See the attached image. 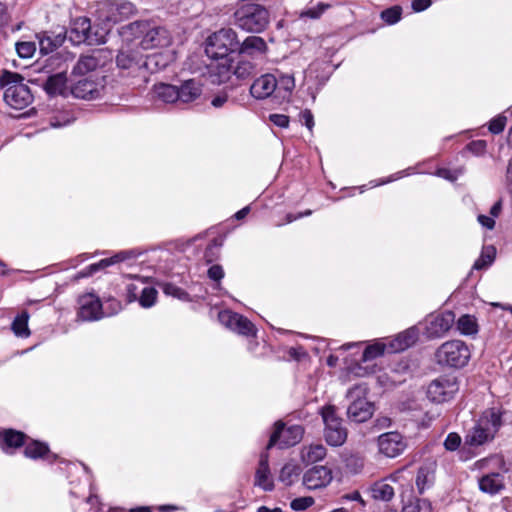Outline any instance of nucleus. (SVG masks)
<instances>
[{
  "mask_svg": "<svg viewBox=\"0 0 512 512\" xmlns=\"http://www.w3.org/2000/svg\"><path fill=\"white\" fill-rule=\"evenodd\" d=\"M130 278L136 280L134 283H130L126 286V299L128 302L138 301L139 296L141 295V289L145 285L146 278L139 277L136 275H129Z\"/></svg>",
  "mask_w": 512,
  "mask_h": 512,
  "instance_id": "41",
  "label": "nucleus"
},
{
  "mask_svg": "<svg viewBox=\"0 0 512 512\" xmlns=\"http://www.w3.org/2000/svg\"><path fill=\"white\" fill-rule=\"evenodd\" d=\"M228 101V96L226 94H218L216 95L212 101H211V104L215 107V108H220L222 107L226 102Z\"/></svg>",
  "mask_w": 512,
  "mask_h": 512,
  "instance_id": "63",
  "label": "nucleus"
},
{
  "mask_svg": "<svg viewBox=\"0 0 512 512\" xmlns=\"http://www.w3.org/2000/svg\"><path fill=\"white\" fill-rule=\"evenodd\" d=\"M163 292L166 295L172 296V297L177 298L182 301L190 300L189 294L185 290H183L182 288H180L172 283L164 284Z\"/></svg>",
  "mask_w": 512,
  "mask_h": 512,
  "instance_id": "47",
  "label": "nucleus"
},
{
  "mask_svg": "<svg viewBox=\"0 0 512 512\" xmlns=\"http://www.w3.org/2000/svg\"><path fill=\"white\" fill-rule=\"evenodd\" d=\"M329 7L328 4L319 3L316 7L308 8L301 13V17H309L312 19L319 18L323 12Z\"/></svg>",
  "mask_w": 512,
  "mask_h": 512,
  "instance_id": "52",
  "label": "nucleus"
},
{
  "mask_svg": "<svg viewBox=\"0 0 512 512\" xmlns=\"http://www.w3.org/2000/svg\"><path fill=\"white\" fill-rule=\"evenodd\" d=\"M36 38L39 41V49L40 53L43 56L48 55L49 53L53 52L57 47L62 45V43L65 40V35L62 33L57 34L54 36V38H51L49 35H36Z\"/></svg>",
  "mask_w": 512,
  "mask_h": 512,
  "instance_id": "34",
  "label": "nucleus"
},
{
  "mask_svg": "<svg viewBox=\"0 0 512 512\" xmlns=\"http://www.w3.org/2000/svg\"><path fill=\"white\" fill-rule=\"evenodd\" d=\"M462 173H463L462 169L450 170L447 168H440L437 170L436 174H437V176L444 178L446 180L455 181L459 177V175H461Z\"/></svg>",
  "mask_w": 512,
  "mask_h": 512,
  "instance_id": "56",
  "label": "nucleus"
},
{
  "mask_svg": "<svg viewBox=\"0 0 512 512\" xmlns=\"http://www.w3.org/2000/svg\"><path fill=\"white\" fill-rule=\"evenodd\" d=\"M108 60V53L104 49H95L90 54L81 56L73 68V74L84 75L104 66Z\"/></svg>",
  "mask_w": 512,
  "mask_h": 512,
  "instance_id": "20",
  "label": "nucleus"
},
{
  "mask_svg": "<svg viewBox=\"0 0 512 512\" xmlns=\"http://www.w3.org/2000/svg\"><path fill=\"white\" fill-rule=\"evenodd\" d=\"M456 326L463 335H474L478 332L476 319L471 315H462L456 322Z\"/></svg>",
  "mask_w": 512,
  "mask_h": 512,
  "instance_id": "40",
  "label": "nucleus"
},
{
  "mask_svg": "<svg viewBox=\"0 0 512 512\" xmlns=\"http://www.w3.org/2000/svg\"><path fill=\"white\" fill-rule=\"evenodd\" d=\"M269 119L274 125L281 128H286L289 125V117L284 114H271Z\"/></svg>",
  "mask_w": 512,
  "mask_h": 512,
  "instance_id": "58",
  "label": "nucleus"
},
{
  "mask_svg": "<svg viewBox=\"0 0 512 512\" xmlns=\"http://www.w3.org/2000/svg\"><path fill=\"white\" fill-rule=\"evenodd\" d=\"M254 69L255 66L250 60H246L239 56L236 64L232 65V75L237 79L243 80L251 76Z\"/></svg>",
  "mask_w": 512,
  "mask_h": 512,
  "instance_id": "37",
  "label": "nucleus"
},
{
  "mask_svg": "<svg viewBox=\"0 0 512 512\" xmlns=\"http://www.w3.org/2000/svg\"><path fill=\"white\" fill-rule=\"evenodd\" d=\"M303 434L304 429L302 426L291 425L285 427L283 422L278 421L275 423V429L270 436L267 449L273 446H278L281 449L294 446L301 441Z\"/></svg>",
  "mask_w": 512,
  "mask_h": 512,
  "instance_id": "11",
  "label": "nucleus"
},
{
  "mask_svg": "<svg viewBox=\"0 0 512 512\" xmlns=\"http://www.w3.org/2000/svg\"><path fill=\"white\" fill-rule=\"evenodd\" d=\"M62 63V60L59 56L52 55L47 59L41 61L38 59L34 62V72H40L42 70H47V72H52L55 68H59Z\"/></svg>",
  "mask_w": 512,
  "mask_h": 512,
  "instance_id": "45",
  "label": "nucleus"
},
{
  "mask_svg": "<svg viewBox=\"0 0 512 512\" xmlns=\"http://www.w3.org/2000/svg\"><path fill=\"white\" fill-rule=\"evenodd\" d=\"M300 467L293 462L286 463L279 474V480L287 486L292 485L300 475Z\"/></svg>",
  "mask_w": 512,
  "mask_h": 512,
  "instance_id": "38",
  "label": "nucleus"
},
{
  "mask_svg": "<svg viewBox=\"0 0 512 512\" xmlns=\"http://www.w3.org/2000/svg\"><path fill=\"white\" fill-rule=\"evenodd\" d=\"M496 256V249L494 246H485L482 249L481 255L475 261L473 269L482 270L487 269L493 262Z\"/></svg>",
  "mask_w": 512,
  "mask_h": 512,
  "instance_id": "39",
  "label": "nucleus"
},
{
  "mask_svg": "<svg viewBox=\"0 0 512 512\" xmlns=\"http://www.w3.org/2000/svg\"><path fill=\"white\" fill-rule=\"evenodd\" d=\"M478 483L479 489L490 495H496L505 488L504 476L498 472L483 475Z\"/></svg>",
  "mask_w": 512,
  "mask_h": 512,
  "instance_id": "28",
  "label": "nucleus"
},
{
  "mask_svg": "<svg viewBox=\"0 0 512 512\" xmlns=\"http://www.w3.org/2000/svg\"><path fill=\"white\" fill-rule=\"evenodd\" d=\"M403 472H404V468L403 469H399L393 473H391L388 477L384 478V480H386V482H400L401 479L403 478Z\"/></svg>",
  "mask_w": 512,
  "mask_h": 512,
  "instance_id": "64",
  "label": "nucleus"
},
{
  "mask_svg": "<svg viewBox=\"0 0 512 512\" xmlns=\"http://www.w3.org/2000/svg\"><path fill=\"white\" fill-rule=\"evenodd\" d=\"M462 443V439L460 435L456 432H451L447 435L446 439L444 440V447L447 451H456L459 449L460 445Z\"/></svg>",
  "mask_w": 512,
  "mask_h": 512,
  "instance_id": "51",
  "label": "nucleus"
},
{
  "mask_svg": "<svg viewBox=\"0 0 512 512\" xmlns=\"http://www.w3.org/2000/svg\"><path fill=\"white\" fill-rule=\"evenodd\" d=\"M402 9L399 6L388 8L381 12V18L388 24L392 25L401 19Z\"/></svg>",
  "mask_w": 512,
  "mask_h": 512,
  "instance_id": "48",
  "label": "nucleus"
},
{
  "mask_svg": "<svg viewBox=\"0 0 512 512\" xmlns=\"http://www.w3.org/2000/svg\"><path fill=\"white\" fill-rule=\"evenodd\" d=\"M178 100L183 103H189L196 100L202 93V85L195 79L184 81L178 88Z\"/></svg>",
  "mask_w": 512,
  "mask_h": 512,
  "instance_id": "31",
  "label": "nucleus"
},
{
  "mask_svg": "<svg viewBox=\"0 0 512 512\" xmlns=\"http://www.w3.org/2000/svg\"><path fill=\"white\" fill-rule=\"evenodd\" d=\"M273 74L276 75L277 80L276 97L283 100L289 99L295 88L294 75L292 73H283L279 70H276Z\"/></svg>",
  "mask_w": 512,
  "mask_h": 512,
  "instance_id": "29",
  "label": "nucleus"
},
{
  "mask_svg": "<svg viewBox=\"0 0 512 512\" xmlns=\"http://www.w3.org/2000/svg\"><path fill=\"white\" fill-rule=\"evenodd\" d=\"M268 50L265 40L259 36H248L242 43L239 42L237 51L240 55L258 57L266 54Z\"/></svg>",
  "mask_w": 512,
  "mask_h": 512,
  "instance_id": "26",
  "label": "nucleus"
},
{
  "mask_svg": "<svg viewBox=\"0 0 512 512\" xmlns=\"http://www.w3.org/2000/svg\"><path fill=\"white\" fill-rule=\"evenodd\" d=\"M502 425L501 413L495 408L485 410L467 432L464 444L478 447L494 439Z\"/></svg>",
  "mask_w": 512,
  "mask_h": 512,
  "instance_id": "3",
  "label": "nucleus"
},
{
  "mask_svg": "<svg viewBox=\"0 0 512 512\" xmlns=\"http://www.w3.org/2000/svg\"><path fill=\"white\" fill-rule=\"evenodd\" d=\"M332 479V470L329 467L317 465L304 473L302 481L308 490H318L327 487Z\"/></svg>",
  "mask_w": 512,
  "mask_h": 512,
  "instance_id": "18",
  "label": "nucleus"
},
{
  "mask_svg": "<svg viewBox=\"0 0 512 512\" xmlns=\"http://www.w3.org/2000/svg\"><path fill=\"white\" fill-rule=\"evenodd\" d=\"M326 448L322 444H312L301 449V460L306 464L316 463L325 458Z\"/></svg>",
  "mask_w": 512,
  "mask_h": 512,
  "instance_id": "33",
  "label": "nucleus"
},
{
  "mask_svg": "<svg viewBox=\"0 0 512 512\" xmlns=\"http://www.w3.org/2000/svg\"><path fill=\"white\" fill-rule=\"evenodd\" d=\"M78 318L83 321H96L101 319L105 312L99 297L93 293H87L79 297Z\"/></svg>",
  "mask_w": 512,
  "mask_h": 512,
  "instance_id": "17",
  "label": "nucleus"
},
{
  "mask_svg": "<svg viewBox=\"0 0 512 512\" xmlns=\"http://www.w3.org/2000/svg\"><path fill=\"white\" fill-rule=\"evenodd\" d=\"M239 40L231 28H222L211 34L205 42V53L211 59H225L237 51Z\"/></svg>",
  "mask_w": 512,
  "mask_h": 512,
  "instance_id": "4",
  "label": "nucleus"
},
{
  "mask_svg": "<svg viewBox=\"0 0 512 512\" xmlns=\"http://www.w3.org/2000/svg\"><path fill=\"white\" fill-rule=\"evenodd\" d=\"M366 391V386L358 384L347 393V398L351 401L347 408V415L356 423L365 422L373 415L374 406L366 399Z\"/></svg>",
  "mask_w": 512,
  "mask_h": 512,
  "instance_id": "9",
  "label": "nucleus"
},
{
  "mask_svg": "<svg viewBox=\"0 0 512 512\" xmlns=\"http://www.w3.org/2000/svg\"><path fill=\"white\" fill-rule=\"evenodd\" d=\"M135 13V6L128 0H99L95 15L105 25L118 23Z\"/></svg>",
  "mask_w": 512,
  "mask_h": 512,
  "instance_id": "7",
  "label": "nucleus"
},
{
  "mask_svg": "<svg viewBox=\"0 0 512 512\" xmlns=\"http://www.w3.org/2000/svg\"><path fill=\"white\" fill-rule=\"evenodd\" d=\"M67 77L66 72L59 71L56 74L50 75L46 82L43 84V88L46 93L50 96H68L70 94V89L66 86Z\"/></svg>",
  "mask_w": 512,
  "mask_h": 512,
  "instance_id": "27",
  "label": "nucleus"
},
{
  "mask_svg": "<svg viewBox=\"0 0 512 512\" xmlns=\"http://www.w3.org/2000/svg\"><path fill=\"white\" fill-rule=\"evenodd\" d=\"M208 277L214 281H220L224 277L223 268L220 265H213L208 269Z\"/></svg>",
  "mask_w": 512,
  "mask_h": 512,
  "instance_id": "60",
  "label": "nucleus"
},
{
  "mask_svg": "<svg viewBox=\"0 0 512 512\" xmlns=\"http://www.w3.org/2000/svg\"><path fill=\"white\" fill-rule=\"evenodd\" d=\"M466 149L475 155H482L486 150V142L484 140H476L470 142Z\"/></svg>",
  "mask_w": 512,
  "mask_h": 512,
  "instance_id": "57",
  "label": "nucleus"
},
{
  "mask_svg": "<svg viewBox=\"0 0 512 512\" xmlns=\"http://www.w3.org/2000/svg\"><path fill=\"white\" fill-rule=\"evenodd\" d=\"M107 32L108 28L93 31L90 19L86 16H81L72 20L70 28L65 34H68L69 40L74 45L81 43L97 45L105 43Z\"/></svg>",
  "mask_w": 512,
  "mask_h": 512,
  "instance_id": "6",
  "label": "nucleus"
},
{
  "mask_svg": "<svg viewBox=\"0 0 512 512\" xmlns=\"http://www.w3.org/2000/svg\"><path fill=\"white\" fill-rule=\"evenodd\" d=\"M103 87L99 80L82 78L71 85L70 94L75 98L93 100L100 97Z\"/></svg>",
  "mask_w": 512,
  "mask_h": 512,
  "instance_id": "19",
  "label": "nucleus"
},
{
  "mask_svg": "<svg viewBox=\"0 0 512 512\" xmlns=\"http://www.w3.org/2000/svg\"><path fill=\"white\" fill-rule=\"evenodd\" d=\"M124 35L139 39L137 44L142 50H163L171 46L173 38L170 31L149 21H134L124 27Z\"/></svg>",
  "mask_w": 512,
  "mask_h": 512,
  "instance_id": "1",
  "label": "nucleus"
},
{
  "mask_svg": "<svg viewBox=\"0 0 512 512\" xmlns=\"http://www.w3.org/2000/svg\"><path fill=\"white\" fill-rule=\"evenodd\" d=\"M477 220L482 227L488 230H492L495 227V219L492 216H486L481 214L478 215Z\"/></svg>",
  "mask_w": 512,
  "mask_h": 512,
  "instance_id": "61",
  "label": "nucleus"
},
{
  "mask_svg": "<svg viewBox=\"0 0 512 512\" xmlns=\"http://www.w3.org/2000/svg\"><path fill=\"white\" fill-rule=\"evenodd\" d=\"M433 480L434 473L429 467L425 466L419 468L416 477V485L421 493L433 482Z\"/></svg>",
  "mask_w": 512,
  "mask_h": 512,
  "instance_id": "46",
  "label": "nucleus"
},
{
  "mask_svg": "<svg viewBox=\"0 0 512 512\" xmlns=\"http://www.w3.org/2000/svg\"><path fill=\"white\" fill-rule=\"evenodd\" d=\"M385 343L387 346V353H398L407 349V344L404 339H401L400 333L395 338L388 340Z\"/></svg>",
  "mask_w": 512,
  "mask_h": 512,
  "instance_id": "49",
  "label": "nucleus"
},
{
  "mask_svg": "<svg viewBox=\"0 0 512 512\" xmlns=\"http://www.w3.org/2000/svg\"><path fill=\"white\" fill-rule=\"evenodd\" d=\"M254 485L264 491H272L274 489V479L270 471L267 453H262L260 456L258 467L255 471Z\"/></svg>",
  "mask_w": 512,
  "mask_h": 512,
  "instance_id": "24",
  "label": "nucleus"
},
{
  "mask_svg": "<svg viewBox=\"0 0 512 512\" xmlns=\"http://www.w3.org/2000/svg\"><path fill=\"white\" fill-rule=\"evenodd\" d=\"M314 498L310 496L298 497L291 501L290 507L294 511H304L314 504Z\"/></svg>",
  "mask_w": 512,
  "mask_h": 512,
  "instance_id": "50",
  "label": "nucleus"
},
{
  "mask_svg": "<svg viewBox=\"0 0 512 512\" xmlns=\"http://www.w3.org/2000/svg\"><path fill=\"white\" fill-rule=\"evenodd\" d=\"M236 25L247 32L260 33L269 24V12L258 4L241 6L234 14Z\"/></svg>",
  "mask_w": 512,
  "mask_h": 512,
  "instance_id": "5",
  "label": "nucleus"
},
{
  "mask_svg": "<svg viewBox=\"0 0 512 512\" xmlns=\"http://www.w3.org/2000/svg\"><path fill=\"white\" fill-rule=\"evenodd\" d=\"M458 389L456 377L444 375L429 384L427 396L433 402L443 403L452 399Z\"/></svg>",
  "mask_w": 512,
  "mask_h": 512,
  "instance_id": "13",
  "label": "nucleus"
},
{
  "mask_svg": "<svg viewBox=\"0 0 512 512\" xmlns=\"http://www.w3.org/2000/svg\"><path fill=\"white\" fill-rule=\"evenodd\" d=\"M506 125V117L497 116L493 118L489 123V131L493 134L501 133Z\"/></svg>",
  "mask_w": 512,
  "mask_h": 512,
  "instance_id": "53",
  "label": "nucleus"
},
{
  "mask_svg": "<svg viewBox=\"0 0 512 512\" xmlns=\"http://www.w3.org/2000/svg\"><path fill=\"white\" fill-rule=\"evenodd\" d=\"M455 323V314L444 311L428 316L424 321V334L427 338L442 337Z\"/></svg>",
  "mask_w": 512,
  "mask_h": 512,
  "instance_id": "15",
  "label": "nucleus"
},
{
  "mask_svg": "<svg viewBox=\"0 0 512 512\" xmlns=\"http://www.w3.org/2000/svg\"><path fill=\"white\" fill-rule=\"evenodd\" d=\"M27 435L21 431L7 428L0 431V449L6 454H14L26 443Z\"/></svg>",
  "mask_w": 512,
  "mask_h": 512,
  "instance_id": "23",
  "label": "nucleus"
},
{
  "mask_svg": "<svg viewBox=\"0 0 512 512\" xmlns=\"http://www.w3.org/2000/svg\"><path fill=\"white\" fill-rule=\"evenodd\" d=\"M141 50L137 43L123 45L116 56L117 67L121 70H128L130 73L145 70V55Z\"/></svg>",
  "mask_w": 512,
  "mask_h": 512,
  "instance_id": "12",
  "label": "nucleus"
},
{
  "mask_svg": "<svg viewBox=\"0 0 512 512\" xmlns=\"http://www.w3.org/2000/svg\"><path fill=\"white\" fill-rule=\"evenodd\" d=\"M220 62L211 64L209 68L210 77L213 83H224L232 75V61L229 58L219 59Z\"/></svg>",
  "mask_w": 512,
  "mask_h": 512,
  "instance_id": "30",
  "label": "nucleus"
},
{
  "mask_svg": "<svg viewBox=\"0 0 512 512\" xmlns=\"http://www.w3.org/2000/svg\"><path fill=\"white\" fill-rule=\"evenodd\" d=\"M158 292L152 286H143L138 302L142 308H151L157 301Z\"/></svg>",
  "mask_w": 512,
  "mask_h": 512,
  "instance_id": "43",
  "label": "nucleus"
},
{
  "mask_svg": "<svg viewBox=\"0 0 512 512\" xmlns=\"http://www.w3.org/2000/svg\"><path fill=\"white\" fill-rule=\"evenodd\" d=\"M431 5V0H414L412 2V8L415 12H421L426 10Z\"/></svg>",
  "mask_w": 512,
  "mask_h": 512,
  "instance_id": "62",
  "label": "nucleus"
},
{
  "mask_svg": "<svg viewBox=\"0 0 512 512\" xmlns=\"http://www.w3.org/2000/svg\"><path fill=\"white\" fill-rule=\"evenodd\" d=\"M16 51L20 58H31L32 42H17Z\"/></svg>",
  "mask_w": 512,
  "mask_h": 512,
  "instance_id": "55",
  "label": "nucleus"
},
{
  "mask_svg": "<svg viewBox=\"0 0 512 512\" xmlns=\"http://www.w3.org/2000/svg\"><path fill=\"white\" fill-rule=\"evenodd\" d=\"M387 353V346L385 342H376L365 348L362 353V361L367 362Z\"/></svg>",
  "mask_w": 512,
  "mask_h": 512,
  "instance_id": "44",
  "label": "nucleus"
},
{
  "mask_svg": "<svg viewBox=\"0 0 512 512\" xmlns=\"http://www.w3.org/2000/svg\"><path fill=\"white\" fill-rule=\"evenodd\" d=\"M300 121L303 125H305L310 131H312L314 127V117L310 110L305 109L300 113Z\"/></svg>",
  "mask_w": 512,
  "mask_h": 512,
  "instance_id": "59",
  "label": "nucleus"
},
{
  "mask_svg": "<svg viewBox=\"0 0 512 512\" xmlns=\"http://www.w3.org/2000/svg\"><path fill=\"white\" fill-rule=\"evenodd\" d=\"M218 319L221 324L238 334L245 336H254L256 334L255 326L250 320L231 310L220 311Z\"/></svg>",
  "mask_w": 512,
  "mask_h": 512,
  "instance_id": "16",
  "label": "nucleus"
},
{
  "mask_svg": "<svg viewBox=\"0 0 512 512\" xmlns=\"http://www.w3.org/2000/svg\"><path fill=\"white\" fill-rule=\"evenodd\" d=\"M153 98L167 104L177 102L179 101L178 87L165 83L156 84L153 87Z\"/></svg>",
  "mask_w": 512,
  "mask_h": 512,
  "instance_id": "32",
  "label": "nucleus"
},
{
  "mask_svg": "<svg viewBox=\"0 0 512 512\" xmlns=\"http://www.w3.org/2000/svg\"><path fill=\"white\" fill-rule=\"evenodd\" d=\"M379 451L387 457L394 458L406 448V442L398 432L383 433L378 437Z\"/></svg>",
  "mask_w": 512,
  "mask_h": 512,
  "instance_id": "21",
  "label": "nucleus"
},
{
  "mask_svg": "<svg viewBox=\"0 0 512 512\" xmlns=\"http://www.w3.org/2000/svg\"><path fill=\"white\" fill-rule=\"evenodd\" d=\"M36 459L52 464L56 461L57 455L51 452L46 443L34 440V460Z\"/></svg>",
  "mask_w": 512,
  "mask_h": 512,
  "instance_id": "42",
  "label": "nucleus"
},
{
  "mask_svg": "<svg viewBox=\"0 0 512 512\" xmlns=\"http://www.w3.org/2000/svg\"><path fill=\"white\" fill-rule=\"evenodd\" d=\"M174 60V53L169 49L158 50L145 55L144 68L150 73H155L166 68Z\"/></svg>",
  "mask_w": 512,
  "mask_h": 512,
  "instance_id": "25",
  "label": "nucleus"
},
{
  "mask_svg": "<svg viewBox=\"0 0 512 512\" xmlns=\"http://www.w3.org/2000/svg\"><path fill=\"white\" fill-rule=\"evenodd\" d=\"M24 76L17 72L2 70L0 73V87L4 91V101L16 111L24 110L32 103V92L28 84L23 83Z\"/></svg>",
  "mask_w": 512,
  "mask_h": 512,
  "instance_id": "2",
  "label": "nucleus"
},
{
  "mask_svg": "<svg viewBox=\"0 0 512 512\" xmlns=\"http://www.w3.org/2000/svg\"><path fill=\"white\" fill-rule=\"evenodd\" d=\"M470 350L461 340H450L443 343L435 352V359L439 365L460 368L470 359Z\"/></svg>",
  "mask_w": 512,
  "mask_h": 512,
  "instance_id": "8",
  "label": "nucleus"
},
{
  "mask_svg": "<svg viewBox=\"0 0 512 512\" xmlns=\"http://www.w3.org/2000/svg\"><path fill=\"white\" fill-rule=\"evenodd\" d=\"M320 414L325 425L326 442L334 447L343 445L347 439V430L343 427L342 420L336 415L335 407L324 406L321 408Z\"/></svg>",
  "mask_w": 512,
  "mask_h": 512,
  "instance_id": "10",
  "label": "nucleus"
},
{
  "mask_svg": "<svg viewBox=\"0 0 512 512\" xmlns=\"http://www.w3.org/2000/svg\"><path fill=\"white\" fill-rule=\"evenodd\" d=\"M142 254L143 251L138 248L120 251L114 254L112 257L102 259L97 263L89 265L78 273V278L91 276L94 273L117 263L127 262L128 264H132V261L137 259Z\"/></svg>",
  "mask_w": 512,
  "mask_h": 512,
  "instance_id": "14",
  "label": "nucleus"
},
{
  "mask_svg": "<svg viewBox=\"0 0 512 512\" xmlns=\"http://www.w3.org/2000/svg\"><path fill=\"white\" fill-rule=\"evenodd\" d=\"M30 315L28 311H22L18 314L11 324V330L18 337L27 338L30 335V330L28 328V321Z\"/></svg>",
  "mask_w": 512,
  "mask_h": 512,
  "instance_id": "36",
  "label": "nucleus"
},
{
  "mask_svg": "<svg viewBox=\"0 0 512 512\" xmlns=\"http://www.w3.org/2000/svg\"><path fill=\"white\" fill-rule=\"evenodd\" d=\"M400 334L401 339H404L407 344V348L412 346L418 339V329L415 327L409 328Z\"/></svg>",
  "mask_w": 512,
  "mask_h": 512,
  "instance_id": "54",
  "label": "nucleus"
},
{
  "mask_svg": "<svg viewBox=\"0 0 512 512\" xmlns=\"http://www.w3.org/2000/svg\"><path fill=\"white\" fill-rule=\"evenodd\" d=\"M276 90L277 80L276 75L273 73L261 75L254 80L250 87V93L256 99H266L273 94L276 95Z\"/></svg>",
  "mask_w": 512,
  "mask_h": 512,
  "instance_id": "22",
  "label": "nucleus"
},
{
  "mask_svg": "<svg viewBox=\"0 0 512 512\" xmlns=\"http://www.w3.org/2000/svg\"><path fill=\"white\" fill-rule=\"evenodd\" d=\"M370 491L374 499L381 501H390L395 494L394 488L384 479L375 482Z\"/></svg>",
  "mask_w": 512,
  "mask_h": 512,
  "instance_id": "35",
  "label": "nucleus"
}]
</instances>
